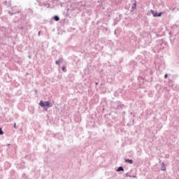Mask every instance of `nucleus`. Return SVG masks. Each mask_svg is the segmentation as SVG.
I'll use <instances>...</instances> for the list:
<instances>
[{
  "mask_svg": "<svg viewBox=\"0 0 179 179\" xmlns=\"http://www.w3.org/2000/svg\"><path fill=\"white\" fill-rule=\"evenodd\" d=\"M39 106L42 107V108H51L52 103H51L50 101H40Z\"/></svg>",
  "mask_w": 179,
  "mask_h": 179,
  "instance_id": "obj_3",
  "label": "nucleus"
},
{
  "mask_svg": "<svg viewBox=\"0 0 179 179\" xmlns=\"http://www.w3.org/2000/svg\"><path fill=\"white\" fill-rule=\"evenodd\" d=\"M124 107H125V105L122 104V103L120 101L111 102V108H113V110L121 111Z\"/></svg>",
  "mask_w": 179,
  "mask_h": 179,
  "instance_id": "obj_2",
  "label": "nucleus"
},
{
  "mask_svg": "<svg viewBox=\"0 0 179 179\" xmlns=\"http://www.w3.org/2000/svg\"><path fill=\"white\" fill-rule=\"evenodd\" d=\"M126 177H130V178H132V176H129V173H127L125 174Z\"/></svg>",
  "mask_w": 179,
  "mask_h": 179,
  "instance_id": "obj_25",
  "label": "nucleus"
},
{
  "mask_svg": "<svg viewBox=\"0 0 179 179\" xmlns=\"http://www.w3.org/2000/svg\"><path fill=\"white\" fill-rule=\"evenodd\" d=\"M122 17H123L122 14H119V17H116L113 20V26H117V24H118L120 22H121Z\"/></svg>",
  "mask_w": 179,
  "mask_h": 179,
  "instance_id": "obj_5",
  "label": "nucleus"
},
{
  "mask_svg": "<svg viewBox=\"0 0 179 179\" xmlns=\"http://www.w3.org/2000/svg\"><path fill=\"white\" fill-rule=\"evenodd\" d=\"M83 6H85L82 5V3H72L70 8H67L68 16H69V15H78V13H80V10H82Z\"/></svg>",
  "mask_w": 179,
  "mask_h": 179,
  "instance_id": "obj_1",
  "label": "nucleus"
},
{
  "mask_svg": "<svg viewBox=\"0 0 179 179\" xmlns=\"http://www.w3.org/2000/svg\"><path fill=\"white\" fill-rule=\"evenodd\" d=\"M130 121H131V122H132L131 125H135V119L134 118L130 119Z\"/></svg>",
  "mask_w": 179,
  "mask_h": 179,
  "instance_id": "obj_22",
  "label": "nucleus"
},
{
  "mask_svg": "<svg viewBox=\"0 0 179 179\" xmlns=\"http://www.w3.org/2000/svg\"><path fill=\"white\" fill-rule=\"evenodd\" d=\"M3 134H5V132H3V130H2L1 127H0V136L3 135Z\"/></svg>",
  "mask_w": 179,
  "mask_h": 179,
  "instance_id": "obj_23",
  "label": "nucleus"
},
{
  "mask_svg": "<svg viewBox=\"0 0 179 179\" xmlns=\"http://www.w3.org/2000/svg\"><path fill=\"white\" fill-rule=\"evenodd\" d=\"M116 171L117 173H120V171H124V167L123 166H119L117 169Z\"/></svg>",
  "mask_w": 179,
  "mask_h": 179,
  "instance_id": "obj_19",
  "label": "nucleus"
},
{
  "mask_svg": "<svg viewBox=\"0 0 179 179\" xmlns=\"http://www.w3.org/2000/svg\"><path fill=\"white\" fill-rule=\"evenodd\" d=\"M167 78H169V74L168 73H166L164 75V79H167Z\"/></svg>",
  "mask_w": 179,
  "mask_h": 179,
  "instance_id": "obj_26",
  "label": "nucleus"
},
{
  "mask_svg": "<svg viewBox=\"0 0 179 179\" xmlns=\"http://www.w3.org/2000/svg\"><path fill=\"white\" fill-rule=\"evenodd\" d=\"M170 41L171 44H172V45H174L176 43V35L170 36Z\"/></svg>",
  "mask_w": 179,
  "mask_h": 179,
  "instance_id": "obj_11",
  "label": "nucleus"
},
{
  "mask_svg": "<svg viewBox=\"0 0 179 179\" xmlns=\"http://www.w3.org/2000/svg\"><path fill=\"white\" fill-rule=\"evenodd\" d=\"M14 128H15V129H17V127H16V123H14Z\"/></svg>",
  "mask_w": 179,
  "mask_h": 179,
  "instance_id": "obj_31",
  "label": "nucleus"
},
{
  "mask_svg": "<svg viewBox=\"0 0 179 179\" xmlns=\"http://www.w3.org/2000/svg\"><path fill=\"white\" fill-rule=\"evenodd\" d=\"M136 9V1L134 2V3L132 4L131 9L130 12H134Z\"/></svg>",
  "mask_w": 179,
  "mask_h": 179,
  "instance_id": "obj_16",
  "label": "nucleus"
},
{
  "mask_svg": "<svg viewBox=\"0 0 179 179\" xmlns=\"http://www.w3.org/2000/svg\"><path fill=\"white\" fill-rule=\"evenodd\" d=\"M125 163H129V164H133L134 160L130 159H124Z\"/></svg>",
  "mask_w": 179,
  "mask_h": 179,
  "instance_id": "obj_15",
  "label": "nucleus"
},
{
  "mask_svg": "<svg viewBox=\"0 0 179 179\" xmlns=\"http://www.w3.org/2000/svg\"><path fill=\"white\" fill-rule=\"evenodd\" d=\"M95 85H99V83H95Z\"/></svg>",
  "mask_w": 179,
  "mask_h": 179,
  "instance_id": "obj_37",
  "label": "nucleus"
},
{
  "mask_svg": "<svg viewBox=\"0 0 179 179\" xmlns=\"http://www.w3.org/2000/svg\"><path fill=\"white\" fill-rule=\"evenodd\" d=\"M138 80L139 82L138 85H139V86H141V85H142V83H145V82L143 81V80H145V77L139 76L138 77Z\"/></svg>",
  "mask_w": 179,
  "mask_h": 179,
  "instance_id": "obj_9",
  "label": "nucleus"
},
{
  "mask_svg": "<svg viewBox=\"0 0 179 179\" xmlns=\"http://www.w3.org/2000/svg\"><path fill=\"white\" fill-rule=\"evenodd\" d=\"M106 31H107V28H104Z\"/></svg>",
  "mask_w": 179,
  "mask_h": 179,
  "instance_id": "obj_40",
  "label": "nucleus"
},
{
  "mask_svg": "<svg viewBox=\"0 0 179 179\" xmlns=\"http://www.w3.org/2000/svg\"><path fill=\"white\" fill-rule=\"evenodd\" d=\"M8 13L9 15H10L11 16H13V15H16V13H12V11L8 10Z\"/></svg>",
  "mask_w": 179,
  "mask_h": 179,
  "instance_id": "obj_24",
  "label": "nucleus"
},
{
  "mask_svg": "<svg viewBox=\"0 0 179 179\" xmlns=\"http://www.w3.org/2000/svg\"><path fill=\"white\" fill-rule=\"evenodd\" d=\"M171 29H172V32L173 33V34H175V36H177V34H178V33H179L178 25L174 24Z\"/></svg>",
  "mask_w": 179,
  "mask_h": 179,
  "instance_id": "obj_7",
  "label": "nucleus"
},
{
  "mask_svg": "<svg viewBox=\"0 0 179 179\" xmlns=\"http://www.w3.org/2000/svg\"><path fill=\"white\" fill-rule=\"evenodd\" d=\"M171 34H174V33H173V31L169 32V36H173Z\"/></svg>",
  "mask_w": 179,
  "mask_h": 179,
  "instance_id": "obj_29",
  "label": "nucleus"
},
{
  "mask_svg": "<svg viewBox=\"0 0 179 179\" xmlns=\"http://www.w3.org/2000/svg\"><path fill=\"white\" fill-rule=\"evenodd\" d=\"M153 17H162V15H163V13L162 12H157V11H155L154 10H150Z\"/></svg>",
  "mask_w": 179,
  "mask_h": 179,
  "instance_id": "obj_6",
  "label": "nucleus"
},
{
  "mask_svg": "<svg viewBox=\"0 0 179 179\" xmlns=\"http://www.w3.org/2000/svg\"><path fill=\"white\" fill-rule=\"evenodd\" d=\"M160 162H162V161L159 159V163H160Z\"/></svg>",
  "mask_w": 179,
  "mask_h": 179,
  "instance_id": "obj_42",
  "label": "nucleus"
},
{
  "mask_svg": "<svg viewBox=\"0 0 179 179\" xmlns=\"http://www.w3.org/2000/svg\"><path fill=\"white\" fill-rule=\"evenodd\" d=\"M106 106H107V101H103L101 102V107H103L102 110L104 111L106 109L104 108V107H106Z\"/></svg>",
  "mask_w": 179,
  "mask_h": 179,
  "instance_id": "obj_12",
  "label": "nucleus"
},
{
  "mask_svg": "<svg viewBox=\"0 0 179 179\" xmlns=\"http://www.w3.org/2000/svg\"><path fill=\"white\" fill-rule=\"evenodd\" d=\"M62 71L63 72H66V66H63L62 67Z\"/></svg>",
  "mask_w": 179,
  "mask_h": 179,
  "instance_id": "obj_21",
  "label": "nucleus"
},
{
  "mask_svg": "<svg viewBox=\"0 0 179 179\" xmlns=\"http://www.w3.org/2000/svg\"><path fill=\"white\" fill-rule=\"evenodd\" d=\"M54 138H56V139H59V141H62V139H64V136L61 134H55Z\"/></svg>",
  "mask_w": 179,
  "mask_h": 179,
  "instance_id": "obj_10",
  "label": "nucleus"
},
{
  "mask_svg": "<svg viewBox=\"0 0 179 179\" xmlns=\"http://www.w3.org/2000/svg\"><path fill=\"white\" fill-rule=\"evenodd\" d=\"M52 19H53V20H55V22H59V16L58 15H54Z\"/></svg>",
  "mask_w": 179,
  "mask_h": 179,
  "instance_id": "obj_17",
  "label": "nucleus"
},
{
  "mask_svg": "<svg viewBox=\"0 0 179 179\" xmlns=\"http://www.w3.org/2000/svg\"><path fill=\"white\" fill-rule=\"evenodd\" d=\"M120 93H125V90H120Z\"/></svg>",
  "mask_w": 179,
  "mask_h": 179,
  "instance_id": "obj_27",
  "label": "nucleus"
},
{
  "mask_svg": "<svg viewBox=\"0 0 179 179\" xmlns=\"http://www.w3.org/2000/svg\"><path fill=\"white\" fill-rule=\"evenodd\" d=\"M38 2V6H44L46 8H50V4L43 2L41 0H36Z\"/></svg>",
  "mask_w": 179,
  "mask_h": 179,
  "instance_id": "obj_8",
  "label": "nucleus"
},
{
  "mask_svg": "<svg viewBox=\"0 0 179 179\" xmlns=\"http://www.w3.org/2000/svg\"><path fill=\"white\" fill-rule=\"evenodd\" d=\"M150 73H151V75H152V74L153 73V71H150Z\"/></svg>",
  "mask_w": 179,
  "mask_h": 179,
  "instance_id": "obj_36",
  "label": "nucleus"
},
{
  "mask_svg": "<svg viewBox=\"0 0 179 179\" xmlns=\"http://www.w3.org/2000/svg\"><path fill=\"white\" fill-rule=\"evenodd\" d=\"M114 34H117V30H115Z\"/></svg>",
  "mask_w": 179,
  "mask_h": 179,
  "instance_id": "obj_34",
  "label": "nucleus"
},
{
  "mask_svg": "<svg viewBox=\"0 0 179 179\" xmlns=\"http://www.w3.org/2000/svg\"><path fill=\"white\" fill-rule=\"evenodd\" d=\"M125 114H127V112L123 111V112H122V116H123V117H125Z\"/></svg>",
  "mask_w": 179,
  "mask_h": 179,
  "instance_id": "obj_28",
  "label": "nucleus"
},
{
  "mask_svg": "<svg viewBox=\"0 0 179 179\" xmlns=\"http://www.w3.org/2000/svg\"><path fill=\"white\" fill-rule=\"evenodd\" d=\"M108 17H110V15H108Z\"/></svg>",
  "mask_w": 179,
  "mask_h": 179,
  "instance_id": "obj_41",
  "label": "nucleus"
},
{
  "mask_svg": "<svg viewBox=\"0 0 179 179\" xmlns=\"http://www.w3.org/2000/svg\"><path fill=\"white\" fill-rule=\"evenodd\" d=\"M133 117H136V115H135V114L133 115Z\"/></svg>",
  "mask_w": 179,
  "mask_h": 179,
  "instance_id": "obj_38",
  "label": "nucleus"
},
{
  "mask_svg": "<svg viewBox=\"0 0 179 179\" xmlns=\"http://www.w3.org/2000/svg\"><path fill=\"white\" fill-rule=\"evenodd\" d=\"M41 34V31H39L38 33V37H40Z\"/></svg>",
  "mask_w": 179,
  "mask_h": 179,
  "instance_id": "obj_30",
  "label": "nucleus"
},
{
  "mask_svg": "<svg viewBox=\"0 0 179 179\" xmlns=\"http://www.w3.org/2000/svg\"><path fill=\"white\" fill-rule=\"evenodd\" d=\"M131 177H133V178H136V176H131Z\"/></svg>",
  "mask_w": 179,
  "mask_h": 179,
  "instance_id": "obj_32",
  "label": "nucleus"
},
{
  "mask_svg": "<svg viewBox=\"0 0 179 179\" xmlns=\"http://www.w3.org/2000/svg\"><path fill=\"white\" fill-rule=\"evenodd\" d=\"M18 30H25V31H27V25L19 27Z\"/></svg>",
  "mask_w": 179,
  "mask_h": 179,
  "instance_id": "obj_18",
  "label": "nucleus"
},
{
  "mask_svg": "<svg viewBox=\"0 0 179 179\" xmlns=\"http://www.w3.org/2000/svg\"><path fill=\"white\" fill-rule=\"evenodd\" d=\"M129 69H130L131 72L132 71H135L136 69V66H138V62L135 60H131L128 64Z\"/></svg>",
  "mask_w": 179,
  "mask_h": 179,
  "instance_id": "obj_4",
  "label": "nucleus"
},
{
  "mask_svg": "<svg viewBox=\"0 0 179 179\" xmlns=\"http://www.w3.org/2000/svg\"><path fill=\"white\" fill-rule=\"evenodd\" d=\"M7 146H10V144H7Z\"/></svg>",
  "mask_w": 179,
  "mask_h": 179,
  "instance_id": "obj_39",
  "label": "nucleus"
},
{
  "mask_svg": "<svg viewBox=\"0 0 179 179\" xmlns=\"http://www.w3.org/2000/svg\"><path fill=\"white\" fill-rule=\"evenodd\" d=\"M133 113L132 112H130V115H133Z\"/></svg>",
  "mask_w": 179,
  "mask_h": 179,
  "instance_id": "obj_35",
  "label": "nucleus"
},
{
  "mask_svg": "<svg viewBox=\"0 0 179 179\" xmlns=\"http://www.w3.org/2000/svg\"><path fill=\"white\" fill-rule=\"evenodd\" d=\"M160 170H162V171H166V164H164V162H162Z\"/></svg>",
  "mask_w": 179,
  "mask_h": 179,
  "instance_id": "obj_14",
  "label": "nucleus"
},
{
  "mask_svg": "<svg viewBox=\"0 0 179 179\" xmlns=\"http://www.w3.org/2000/svg\"><path fill=\"white\" fill-rule=\"evenodd\" d=\"M156 36H157V37H159L160 36V35L158 34H156Z\"/></svg>",
  "mask_w": 179,
  "mask_h": 179,
  "instance_id": "obj_33",
  "label": "nucleus"
},
{
  "mask_svg": "<svg viewBox=\"0 0 179 179\" xmlns=\"http://www.w3.org/2000/svg\"><path fill=\"white\" fill-rule=\"evenodd\" d=\"M27 12H28V13H29L31 16H32V15H33V10H31V8H28V9H27Z\"/></svg>",
  "mask_w": 179,
  "mask_h": 179,
  "instance_id": "obj_20",
  "label": "nucleus"
},
{
  "mask_svg": "<svg viewBox=\"0 0 179 179\" xmlns=\"http://www.w3.org/2000/svg\"><path fill=\"white\" fill-rule=\"evenodd\" d=\"M62 62H64V59L63 58H60V59H59L58 60H57L56 62H55V64H56V65H61V63H62Z\"/></svg>",
  "mask_w": 179,
  "mask_h": 179,
  "instance_id": "obj_13",
  "label": "nucleus"
}]
</instances>
